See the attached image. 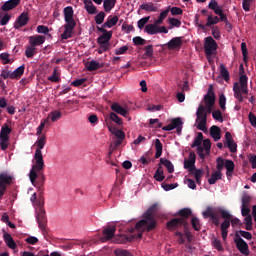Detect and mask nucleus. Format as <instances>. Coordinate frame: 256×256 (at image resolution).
<instances>
[{"instance_id":"c85d7f7f","label":"nucleus","mask_w":256,"mask_h":256,"mask_svg":"<svg viewBox=\"0 0 256 256\" xmlns=\"http://www.w3.org/2000/svg\"><path fill=\"white\" fill-rule=\"evenodd\" d=\"M223 179V173L220 171H215L212 173L211 177L208 179L209 185H215L218 181H221Z\"/></svg>"},{"instance_id":"f257e3e1","label":"nucleus","mask_w":256,"mask_h":256,"mask_svg":"<svg viewBox=\"0 0 256 256\" xmlns=\"http://www.w3.org/2000/svg\"><path fill=\"white\" fill-rule=\"evenodd\" d=\"M47 143V136L42 134L37 138L35 143L37 149L34 154L35 163L32 165V168L29 173V179L31 183H35L37 177L41 184L45 181V174L43 173L45 169V161L43 160V153L41 150L45 147Z\"/></svg>"},{"instance_id":"5fc2aeb1","label":"nucleus","mask_w":256,"mask_h":256,"mask_svg":"<svg viewBox=\"0 0 256 256\" xmlns=\"http://www.w3.org/2000/svg\"><path fill=\"white\" fill-rule=\"evenodd\" d=\"M227 104V98L225 97V94H221L220 96H219V105H220V109L222 110V111H225V109H226V105Z\"/></svg>"},{"instance_id":"58836bf2","label":"nucleus","mask_w":256,"mask_h":256,"mask_svg":"<svg viewBox=\"0 0 256 256\" xmlns=\"http://www.w3.org/2000/svg\"><path fill=\"white\" fill-rule=\"evenodd\" d=\"M246 231H253V218L248 215L244 218Z\"/></svg>"},{"instance_id":"37998d69","label":"nucleus","mask_w":256,"mask_h":256,"mask_svg":"<svg viewBox=\"0 0 256 256\" xmlns=\"http://www.w3.org/2000/svg\"><path fill=\"white\" fill-rule=\"evenodd\" d=\"M110 119L111 121H114L116 125H123V119H121V117H119L115 112L110 113Z\"/></svg>"},{"instance_id":"6ab92c4d","label":"nucleus","mask_w":256,"mask_h":256,"mask_svg":"<svg viewBox=\"0 0 256 256\" xmlns=\"http://www.w3.org/2000/svg\"><path fill=\"white\" fill-rule=\"evenodd\" d=\"M215 90L213 88V85H209L207 93L204 95V102L205 105H215Z\"/></svg>"},{"instance_id":"cd10ccee","label":"nucleus","mask_w":256,"mask_h":256,"mask_svg":"<svg viewBox=\"0 0 256 256\" xmlns=\"http://www.w3.org/2000/svg\"><path fill=\"white\" fill-rule=\"evenodd\" d=\"M102 67H103V64L95 60L86 62L85 64V68L87 69V71H97V69H101Z\"/></svg>"},{"instance_id":"b1692460","label":"nucleus","mask_w":256,"mask_h":256,"mask_svg":"<svg viewBox=\"0 0 256 256\" xmlns=\"http://www.w3.org/2000/svg\"><path fill=\"white\" fill-rule=\"evenodd\" d=\"M119 23V16L110 15L107 18V21L102 25V29H111V27H115Z\"/></svg>"},{"instance_id":"473e14b6","label":"nucleus","mask_w":256,"mask_h":256,"mask_svg":"<svg viewBox=\"0 0 256 256\" xmlns=\"http://www.w3.org/2000/svg\"><path fill=\"white\" fill-rule=\"evenodd\" d=\"M180 123L181 122L179 121V117L174 118V119L171 120L170 124H168L167 126L162 127V131H173V129H175V127H178Z\"/></svg>"},{"instance_id":"aec40b11","label":"nucleus","mask_w":256,"mask_h":256,"mask_svg":"<svg viewBox=\"0 0 256 256\" xmlns=\"http://www.w3.org/2000/svg\"><path fill=\"white\" fill-rule=\"evenodd\" d=\"M45 36L43 35H33V36H29L28 41L29 44L36 48L39 47V45H43V43H45Z\"/></svg>"},{"instance_id":"6e6d98bb","label":"nucleus","mask_w":256,"mask_h":256,"mask_svg":"<svg viewBox=\"0 0 256 256\" xmlns=\"http://www.w3.org/2000/svg\"><path fill=\"white\" fill-rule=\"evenodd\" d=\"M51 115V121L55 123L56 121H59L61 119V112L59 110L52 111L50 113Z\"/></svg>"},{"instance_id":"1a4fd4ad","label":"nucleus","mask_w":256,"mask_h":256,"mask_svg":"<svg viewBox=\"0 0 256 256\" xmlns=\"http://www.w3.org/2000/svg\"><path fill=\"white\" fill-rule=\"evenodd\" d=\"M97 31H99L100 33H103L97 38V43L99 45L111 47V43H109V41H111V37H113V31H107V29L99 26L97 27Z\"/></svg>"},{"instance_id":"39448f33","label":"nucleus","mask_w":256,"mask_h":256,"mask_svg":"<svg viewBox=\"0 0 256 256\" xmlns=\"http://www.w3.org/2000/svg\"><path fill=\"white\" fill-rule=\"evenodd\" d=\"M192 211L189 208H183L178 211L179 218H173L167 222L168 229H179V227H184L187 229L189 223H187V219L191 217Z\"/></svg>"},{"instance_id":"bf43d9fd","label":"nucleus","mask_w":256,"mask_h":256,"mask_svg":"<svg viewBox=\"0 0 256 256\" xmlns=\"http://www.w3.org/2000/svg\"><path fill=\"white\" fill-rule=\"evenodd\" d=\"M212 245L214 249H217V251H223V245L219 239L213 238Z\"/></svg>"},{"instance_id":"4468645a","label":"nucleus","mask_w":256,"mask_h":256,"mask_svg":"<svg viewBox=\"0 0 256 256\" xmlns=\"http://www.w3.org/2000/svg\"><path fill=\"white\" fill-rule=\"evenodd\" d=\"M233 91L235 99H238L240 103H243V93L245 95H248L249 93V89H247V86H239V83L234 84Z\"/></svg>"},{"instance_id":"69168bd1","label":"nucleus","mask_w":256,"mask_h":256,"mask_svg":"<svg viewBox=\"0 0 256 256\" xmlns=\"http://www.w3.org/2000/svg\"><path fill=\"white\" fill-rule=\"evenodd\" d=\"M37 33H42L43 35L49 34V27L45 25H39L37 26Z\"/></svg>"},{"instance_id":"3c124183","label":"nucleus","mask_w":256,"mask_h":256,"mask_svg":"<svg viewBox=\"0 0 256 256\" xmlns=\"http://www.w3.org/2000/svg\"><path fill=\"white\" fill-rule=\"evenodd\" d=\"M48 81H51V83H59L61 81V77L57 75V69L53 70V75L48 77Z\"/></svg>"},{"instance_id":"ea45409f","label":"nucleus","mask_w":256,"mask_h":256,"mask_svg":"<svg viewBox=\"0 0 256 256\" xmlns=\"http://www.w3.org/2000/svg\"><path fill=\"white\" fill-rule=\"evenodd\" d=\"M201 143H203V133L199 132L191 145L192 149H194V147H201Z\"/></svg>"},{"instance_id":"9b49d317","label":"nucleus","mask_w":256,"mask_h":256,"mask_svg":"<svg viewBox=\"0 0 256 256\" xmlns=\"http://www.w3.org/2000/svg\"><path fill=\"white\" fill-rule=\"evenodd\" d=\"M217 41L213 39V37L208 36L205 38V43H204V51L206 57H211L214 53V51H217Z\"/></svg>"},{"instance_id":"bb28decb","label":"nucleus","mask_w":256,"mask_h":256,"mask_svg":"<svg viewBox=\"0 0 256 256\" xmlns=\"http://www.w3.org/2000/svg\"><path fill=\"white\" fill-rule=\"evenodd\" d=\"M210 136L214 141H219L221 139V128H219V126L216 125L211 126Z\"/></svg>"},{"instance_id":"f8f14e48","label":"nucleus","mask_w":256,"mask_h":256,"mask_svg":"<svg viewBox=\"0 0 256 256\" xmlns=\"http://www.w3.org/2000/svg\"><path fill=\"white\" fill-rule=\"evenodd\" d=\"M234 243L236 245V248L242 255H249V244L241 238V235H239V232L235 233Z\"/></svg>"},{"instance_id":"412c9836","label":"nucleus","mask_w":256,"mask_h":256,"mask_svg":"<svg viewBox=\"0 0 256 256\" xmlns=\"http://www.w3.org/2000/svg\"><path fill=\"white\" fill-rule=\"evenodd\" d=\"M181 45H183L182 37H174L167 43V47L170 50L181 49Z\"/></svg>"},{"instance_id":"2f4dec72","label":"nucleus","mask_w":256,"mask_h":256,"mask_svg":"<svg viewBox=\"0 0 256 256\" xmlns=\"http://www.w3.org/2000/svg\"><path fill=\"white\" fill-rule=\"evenodd\" d=\"M225 168L227 177H231V175H233V171H235V162H233V160H226Z\"/></svg>"},{"instance_id":"2eb2a0df","label":"nucleus","mask_w":256,"mask_h":256,"mask_svg":"<svg viewBox=\"0 0 256 256\" xmlns=\"http://www.w3.org/2000/svg\"><path fill=\"white\" fill-rule=\"evenodd\" d=\"M30 21V18H29V13L27 12H22L18 17L17 19L15 20L14 22V29H21L23 27H25V25H27Z\"/></svg>"},{"instance_id":"f704fd0d","label":"nucleus","mask_w":256,"mask_h":256,"mask_svg":"<svg viewBox=\"0 0 256 256\" xmlns=\"http://www.w3.org/2000/svg\"><path fill=\"white\" fill-rule=\"evenodd\" d=\"M155 149H156L155 159H159V157L163 155V144L161 143V140L159 139L155 140Z\"/></svg>"},{"instance_id":"a18cd8bd","label":"nucleus","mask_w":256,"mask_h":256,"mask_svg":"<svg viewBox=\"0 0 256 256\" xmlns=\"http://www.w3.org/2000/svg\"><path fill=\"white\" fill-rule=\"evenodd\" d=\"M212 117L215 121H219V123H223V113L221 110H215L212 112Z\"/></svg>"},{"instance_id":"c756f323","label":"nucleus","mask_w":256,"mask_h":256,"mask_svg":"<svg viewBox=\"0 0 256 256\" xmlns=\"http://www.w3.org/2000/svg\"><path fill=\"white\" fill-rule=\"evenodd\" d=\"M24 73L25 65H21L11 73V79H21Z\"/></svg>"},{"instance_id":"4be33fe9","label":"nucleus","mask_w":256,"mask_h":256,"mask_svg":"<svg viewBox=\"0 0 256 256\" xmlns=\"http://www.w3.org/2000/svg\"><path fill=\"white\" fill-rule=\"evenodd\" d=\"M219 23V17L213 15H208L207 22L205 25L198 24L199 29H202V31H205L206 27H211L212 25H217Z\"/></svg>"},{"instance_id":"09e8293b","label":"nucleus","mask_w":256,"mask_h":256,"mask_svg":"<svg viewBox=\"0 0 256 256\" xmlns=\"http://www.w3.org/2000/svg\"><path fill=\"white\" fill-rule=\"evenodd\" d=\"M236 233H238V235H240V237H243L244 239H247L248 241H251V239H253V234H251V232L239 230Z\"/></svg>"},{"instance_id":"052dcab7","label":"nucleus","mask_w":256,"mask_h":256,"mask_svg":"<svg viewBox=\"0 0 256 256\" xmlns=\"http://www.w3.org/2000/svg\"><path fill=\"white\" fill-rule=\"evenodd\" d=\"M149 19H151V16H147V17L141 18L138 21V28L139 29H143V27H145V25H147V23H149Z\"/></svg>"},{"instance_id":"7ed1b4c3","label":"nucleus","mask_w":256,"mask_h":256,"mask_svg":"<svg viewBox=\"0 0 256 256\" xmlns=\"http://www.w3.org/2000/svg\"><path fill=\"white\" fill-rule=\"evenodd\" d=\"M156 211L157 204H153L146 210V212H144V219L136 223L135 230L139 231V233L136 236L132 235L134 239H141V237H143V231H145V229H147V231H153V229H155V227L157 226V222L155 221L154 217Z\"/></svg>"},{"instance_id":"393cba45","label":"nucleus","mask_w":256,"mask_h":256,"mask_svg":"<svg viewBox=\"0 0 256 256\" xmlns=\"http://www.w3.org/2000/svg\"><path fill=\"white\" fill-rule=\"evenodd\" d=\"M140 9H142V11H146L147 13H157V11H159V8H157V6L153 4V2H148L140 5Z\"/></svg>"},{"instance_id":"0eeeda50","label":"nucleus","mask_w":256,"mask_h":256,"mask_svg":"<svg viewBox=\"0 0 256 256\" xmlns=\"http://www.w3.org/2000/svg\"><path fill=\"white\" fill-rule=\"evenodd\" d=\"M196 123L199 131H207V112L203 104H200L196 111Z\"/></svg>"},{"instance_id":"a211bd4d","label":"nucleus","mask_w":256,"mask_h":256,"mask_svg":"<svg viewBox=\"0 0 256 256\" xmlns=\"http://www.w3.org/2000/svg\"><path fill=\"white\" fill-rule=\"evenodd\" d=\"M111 109L114 111V113L122 115V117H125L128 119V121H131V118H129V110H127V108H123V106H121L119 103H113L111 105Z\"/></svg>"},{"instance_id":"5701e85b","label":"nucleus","mask_w":256,"mask_h":256,"mask_svg":"<svg viewBox=\"0 0 256 256\" xmlns=\"http://www.w3.org/2000/svg\"><path fill=\"white\" fill-rule=\"evenodd\" d=\"M19 3L21 0H8L1 6V9L2 11H13L15 7L19 6Z\"/></svg>"},{"instance_id":"72a5a7b5","label":"nucleus","mask_w":256,"mask_h":256,"mask_svg":"<svg viewBox=\"0 0 256 256\" xmlns=\"http://www.w3.org/2000/svg\"><path fill=\"white\" fill-rule=\"evenodd\" d=\"M145 33L148 35H157L158 33V26L155 24H147L144 28Z\"/></svg>"},{"instance_id":"423d86ee","label":"nucleus","mask_w":256,"mask_h":256,"mask_svg":"<svg viewBox=\"0 0 256 256\" xmlns=\"http://www.w3.org/2000/svg\"><path fill=\"white\" fill-rule=\"evenodd\" d=\"M195 161H197V156L195 155V152H190L189 158L187 160H184V169H188L189 173H191V175H194L196 183L198 185H201L203 170L197 169V167H195Z\"/></svg>"},{"instance_id":"7c9ffc66","label":"nucleus","mask_w":256,"mask_h":256,"mask_svg":"<svg viewBox=\"0 0 256 256\" xmlns=\"http://www.w3.org/2000/svg\"><path fill=\"white\" fill-rule=\"evenodd\" d=\"M160 165H164L168 173H174L175 171V166H173V163L171 162V160L160 158Z\"/></svg>"},{"instance_id":"f3484780","label":"nucleus","mask_w":256,"mask_h":256,"mask_svg":"<svg viewBox=\"0 0 256 256\" xmlns=\"http://www.w3.org/2000/svg\"><path fill=\"white\" fill-rule=\"evenodd\" d=\"M225 147L229 148L230 153H237V144L233 140V136L231 135V132L225 133Z\"/></svg>"},{"instance_id":"603ef678","label":"nucleus","mask_w":256,"mask_h":256,"mask_svg":"<svg viewBox=\"0 0 256 256\" xmlns=\"http://www.w3.org/2000/svg\"><path fill=\"white\" fill-rule=\"evenodd\" d=\"M203 148L205 149L206 155H209L211 153V140L210 139L203 140Z\"/></svg>"},{"instance_id":"a878e982","label":"nucleus","mask_w":256,"mask_h":256,"mask_svg":"<svg viewBox=\"0 0 256 256\" xmlns=\"http://www.w3.org/2000/svg\"><path fill=\"white\" fill-rule=\"evenodd\" d=\"M3 239L9 249H17V244L15 243V240H13V236H11V234L4 233Z\"/></svg>"},{"instance_id":"e433bc0d","label":"nucleus","mask_w":256,"mask_h":256,"mask_svg":"<svg viewBox=\"0 0 256 256\" xmlns=\"http://www.w3.org/2000/svg\"><path fill=\"white\" fill-rule=\"evenodd\" d=\"M11 128H9L7 125L3 126L0 131V138L2 139H9V135H11Z\"/></svg>"},{"instance_id":"dca6fc26","label":"nucleus","mask_w":256,"mask_h":256,"mask_svg":"<svg viewBox=\"0 0 256 256\" xmlns=\"http://www.w3.org/2000/svg\"><path fill=\"white\" fill-rule=\"evenodd\" d=\"M117 231V227L108 225L104 228L102 235L103 237L101 238V241H111L115 237V232Z\"/></svg>"},{"instance_id":"680f3d73","label":"nucleus","mask_w":256,"mask_h":256,"mask_svg":"<svg viewBox=\"0 0 256 256\" xmlns=\"http://www.w3.org/2000/svg\"><path fill=\"white\" fill-rule=\"evenodd\" d=\"M9 21H11V15L9 14H4V16L0 15V25H7Z\"/></svg>"},{"instance_id":"79ce46f5","label":"nucleus","mask_w":256,"mask_h":256,"mask_svg":"<svg viewBox=\"0 0 256 256\" xmlns=\"http://www.w3.org/2000/svg\"><path fill=\"white\" fill-rule=\"evenodd\" d=\"M106 14L105 12H99L95 17L94 21L96 25H102L103 21H105Z\"/></svg>"},{"instance_id":"8fccbe9b","label":"nucleus","mask_w":256,"mask_h":256,"mask_svg":"<svg viewBox=\"0 0 256 256\" xmlns=\"http://www.w3.org/2000/svg\"><path fill=\"white\" fill-rule=\"evenodd\" d=\"M135 239V236H120L118 243L125 245V243H131Z\"/></svg>"},{"instance_id":"864d4df0","label":"nucleus","mask_w":256,"mask_h":256,"mask_svg":"<svg viewBox=\"0 0 256 256\" xmlns=\"http://www.w3.org/2000/svg\"><path fill=\"white\" fill-rule=\"evenodd\" d=\"M9 147V138H0V149L7 151Z\"/></svg>"},{"instance_id":"0e129e2a","label":"nucleus","mask_w":256,"mask_h":256,"mask_svg":"<svg viewBox=\"0 0 256 256\" xmlns=\"http://www.w3.org/2000/svg\"><path fill=\"white\" fill-rule=\"evenodd\" d=\"M0 59L3 63V65H7V64L11 63V59H9V53H1Z\"/></svg>"},{"instance_id":"e2e57ef3","label":"nucleus","mask_w":256,"mask_h":256,"mask_svg":"<svg viewBox=\"0 0 256 256\" xmlns=\"http://www.w3.org/2000/svg\"><path fill=\"white\" fill-rule=\"evenodd\" d=\"M144 51H145L144 55L146 57H149V58L153 57V53H154L153 45L145 46Z\"/></svg>"},{"instance_id":"4c0bfd02","label":"nucleus","mask_w":256,"mask_h":256,"mask_svg":"<svg viewBox=\"0 0 256 256\" xmlns=\"http://www.w3.org/2000/svg\"><path fill=\"white\" fill-rule=\"evenodd\" d=\"M220 75L221 77H223L224 81H229V70H227L224 64L220 65Z\"/></svg>"},{"instance_id":"a19ab883","label":"nucleus","mask_w":256,"mask_h":256,"mask_svg":"<svg viewBox=\"0 0 256 256\" xmlns=\"http://www.w3.org/2000/svg\"><path fill=\"white\" fill-rule=\"evenodd\" d=\"M225 161L227 160L223 159L222 157H218L216 159V171H219L221 173L222 169L225 168Z\"/></svg>"},{"instance_id":"ddd939ff","label":"nucleus","mask_w":256,"mask_h":256,"mask_svg":"<svg viewBox=\"0 0 256 256\" xmlns=\"http://www.w3.org/2000/svg\"><path fill=\"white\" fill-rule=\"evenodd\" d=\"M11 183H13V177L7 173L0 174V199L5 195V191H7V185H11Z\"/></svg>"},{"instance_id":"338daca9","label":"nucleus","mask_w":256,"mask_h":256,"mask_svg":"<svg viewBox=\"0 0 256 256\" xmlns=\"http://www.w3.org/2000/svg\"><path fill=\"white\" fill-rule=\"evenodd\" d=\"M169 11L171 12V15H173V16L183 15V9H181L179 7L169 8Z\"/></svg>"},{"instance_id":"9d476101","label":"nucleus","mask_w":256,"mask_h":256,"mask_svg":"<svg viewBox=\"0 0 256 256\" xmlns=\"http://www.w3.org/2000/svg\"><path fill=\"white\" fill-rule=\"evenodd\" d=\"M204 219H210L212 220L213 225H215L216 227H219V212L217 211V209L208 206L206 208V210L202 213Z\"/></svg>"},{"instance_id":"13d9d810","label":"nucleus","mask_w":256,"mask_h":256,"mask_svg":"<svg viewBox=\"0 0 256 256\" xmlns=\"http://www.w3.org/2000/svg\"><path fill=\"white\" fill-rule=\"evenodd\" d=\"M116 256H133L129 250L117 249L114 251Z\"/></svg>"},{"instance_id":"49530a36","label":"nucleus","mask_w":256,"mask_h":256,"mask_svg":"<svg viewBox=\"0 0 256 256\" xmlns=\"http://www.w3.org/2000/svg\"><path fill=\"white\" fill-rule=\"evenodd\" d=\"M218 215H221L222 219H224V221H231V215L229 214V212L227 210L224 209H218Z\"/></svg>"},{"instance_id":"6e6552de","label":"nucleus","mask_w":256,"mask_h":256,"mask_svg":"<svg viewBox=\"0 0 256 256\" xmlns=\"http://www.w3.org/2000/svg\"><path fill=\"white\" fill-rule=\"evenodd\" d=\"M208 9L214 11L215 15H218L219 22L225 23V25H229V20L227 19V14L223 13V7L219 6L217 0H211L208 4Z\"/></svg>"},{"instance_id":"4d7b16f0","label":"nucleus","mask_w":256,"mask_h":256,"mask_svg":"<svg viewBox=\"0 0 256 256\" xmlns=\"http://www.w3.org/2000/svg\"><path fill=\"white\" fill-rule=\"evenodd\" d=\"M241 51H242V55H243V61H244V63H247L248 52H247V44L245 42L241 43Z\"/></svg>"},{"instance_id":"c03bdc74","label":"nucleus","mask_w":256,"mask_h":256,"mask_svg":"<svg viewBox=\"0 0 256 256\" xmlns=\"http://www.w3.org/2000/svg\"><path fill=\"white\" fill-rule=\"evenodd\" d=\"M35 51L36 48L34 46H28L25 50L26 57H28V59H33V57L35 56Z\"/></svg>"},{"instance_id":"f03ea898","label":"nucleus","mask_w":256,"mask_h":256,"mask_svg":"<svg viewBox=\"0 0 256 256\" xmlns=\"http://www.w3.org/2000/svg\"><path fill=\"white\" fill-rule=\"evenodd\" d=\"M32 185H34L35 187L38 186V198L36 202H34V205L37 207L36 220H37L39 229H41V231H45V227L47 225V215L45 214V208H44L45 197H43L44 191H45V188L43 187V185H45V180L41 184L39 177H37L35 182L32 183Z\"/></svg>"},{"instance_id":"c9c22d12","label":"nucleus","mask_w":256,"mask_h":256,"mask_svg":"<svg viewBox=\"0 0 256 256\" xmlns=\"http://www.w3.org/2000/svg\"><path fill=\"white\" fill-rule=\"evenodd\" d=\"M117 0H104L103 7L106 13H109L111 9L115 7Z\"/></svg>"},{"instance_id":"774afa93","label":"nucleus","mask_w":256,"mask_h":256,"mask_svg":"<svg viewBox=\"0 0 256 256\" xmlns=\"http://www.w3.org/2000/svg\"><path fill=\"white\" fill-rule=\"evenodd\" d=\"M134 45H145L147 41L143 39L141 36H136L133 38Z\"/></svg>"},{"instance_id":"20e7f679","label":"nucleus","mask_w":256,"mask_h":256,"mask_svg":"<svg viewBox=\"0 0 256 256\" xmlns=\"http://www.w3.org/2000/svg\"><path fill=\"white\" fill-rule=\"evenodd\" d=\"M64 12V32L61 34V39L67 40L73 37V31H75V27H77V22L73 15L75 12L73 11V7L67 6L63 10Z\"/></svg>"},{"instance_id":"de8ad7c7","label":"nucleus","mask_w":256,"mask_h":256,"mask_svg":"<svg viewBox=\"0 0 256 256\" xmlns=\"http://www.w3.org/2000/svg\"><path fill=\"white\" fill-rule=\"evenodd\" d=\"M191 225L194 231H201V223L199 222V218L193 217L191 220Z\"/></svg>"}]
</instances>
